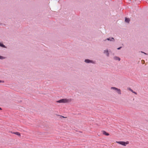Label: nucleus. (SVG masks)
<instances>
[{
  "label": "nucleus",
  "mask_w": 148,
  "mask_h": 148,
  "mask_svg": "<svg viewBox=\"0 0 148 148\" xmlns=\"http://www.w3.org/2000/svg\"><path fill=\"white\" fill-rule=\"evenodd\" d=\"M13 133L14 134L18 136H20V134L18 132H14Z\"/></svg>",
  "instance_id": "nucleus-12"
},
{
  "label": "nucleus",
  "mask_w": 148,
  "mask_h": 148,
  "mask_svg": "<svg viewBox=\"0 0 148 148\" xmlns=\"http://www.w3.org/2000/svg\"><path fill=\"white\" fill-rule=\"evenodd\" d=\"M122 47H120L118 48H117V49L118 50H119V49H120L121 48H122Z\"/></svg>",
  "instance_id": "nucleus-15"
},
{
  "label": "nucleus",
  "mask_w": 148,
  "mask_h": 148,
  "mask_svg": "<svg viewBox=\"0 0 148 148\" xmlns=\"http://www.w3.org/2000/svg\"><path fill=\"white\" fill-rule=\"evenodd\" d=\"M116 143H118L121 145L123 146H125L126 145L128 144L129 143V142L128 141H127L126 142H123V141H119L117 142L116 141Z\"/></svg>",
  "instance_id": "nucleus-3"
},
{
  "label": "nucleus",
  "mask_w": 148,
  "mask_h": 148,
  "mask_svg": "<svg viewBox=\"0 0 148 148\" xmlns=\"http://www.w3.org/2000/svg\"><path fill=\"white\" fill-rule=\"evenodd\" d=\"M141 52L142 53H144V54H145V55H147V54L145 52H143V51H141Z\"/></svg>",
  "instance_id": "nucleus-19"
},
{
  "label": "nucleus",
  "mask_w": 148,
  "mask_h": 148,
  "mask_svg": "<svg viewBox=\"0 0 148 148\" xmlns=\"http://www.w3.org/2000/svg\"><path fill=\"white\" fill-rule=\"evenodd\" d=\"M103 134L106 136H108L109 135L108 133H107L106 131H103Z\"/></svg>",
  "instance_id": "nucleus-9"
},
{
  "label": "nucleus",
  "mask_w": 148,
  "mask_h": 148,
  "mask_svg": "<svg viewBox=\"0 0 148 148\" xmlns=\"http://www.w3.org/2000/svg\"><path fill=\"white\" fill-rule=\"evenodd\" d=\"M128 89L130 91L132 92L133 91V90L132 89L130 88H128Z\"/></svg>",
  "instance_id": "nucleus-14"
},
{
  "label": "nucleus",
  "mask_w": 148,
  "mask_h": 148,
  "mask_svg": "<svg viewBox=\"0 0 148 148\" xmlns=\"http://www.w3.org/2000/svg\"><path fill=\"white\" fill-rule=\"evenodd\" d=\"M116 91L119 95H121V90L120 89L117 88Z\"/></svg>",
  "instance_id": "nucleus-7"
},
{
  "label": "nucleus",
  "mask_w": 148,
  "mask_h": 148,
  "mask_svg": "<svg viewBox=\"0 0 148 148\" xmlns=\"http://www.w3.org/2000/svg\"><path fill=\"white\" fill-rule=\"evenodd\" d=\"M69 101V100L66 99H63L57 101L58 103H67Z\"/></svg>",
  "instance_id": "nucleus-1"
},
{
  "label": "nucleus",
  "mask_w": 148,
  "mask_h": 148,
  "mask_svg": "<svg viewBox=\"0 0 148 148\" xmlns=\"http://www.w3.org/2000/svg\"><path fill=\"white\" fill-rule=\"evenodd\" d=\"M4 82V81L3 80H0V83H3Z\"/></svg>",
  "instance_id": "nucleus-17"
},
{
  "label": "nucleus",
  "mask_w": 148,
  "mask_h": 148,
  "mask_svg": "<svg viewBox=\"0 0 148 148\" xmlns=\"http://www.w3.org/2000/svg\"><path fill=\"white\" fill-rule=\"evenodd\" d=\"M2 109L0 107V110H1Z\"/></svg>",
  "instance_id": "nucleus-20"
},
{
  "label": "nucleus",
  "mask_w": 148,
  "mask_h": 148,
  "mask_svg": "<svg viewBox=\"0 0 148 148\" xmlns=\"http://www.w3.org/2000/svg\"><path fill=\"white\" fill-rule=\"evenodd\" d=\"M108 40L111 42H114L115 41V39L113 37H109L106 39H105L104 40V41H106V40Z\"/></svg>",
  "instance_id": "nucleus-4"
},
{
  "label": "nucleus",
  "mask_w": 148,
  "mask_h": 148,
  "mask_svg": "<svg viewBox=\"0 0 148 148\" xmlns=\"http://www.w3.org/2000/svg\"><path fill=\"white\" fill-rule=\"evenodd\" d=\"M84 62L86 63H91L94 64H96L95 61L91 60L88 59H85L84 60Z\"/></svg>",
  "instance_id": "nucleus-2"
},
{
  "label": "nucleus",
  "mask_w": 148,
  "mask_h": 148,
  "mask_svg": "<svg viewBox=\"0 0 148 148\" xmlns=\"http://www.w3.org/2000/svg\"><path fill=\"white\" fill-rule=\"evenodd\" d=\"M104 54H106L107 57H109V53L108 52V50L107 49L106 50H104L103 51Z\"/></svg>",
  "instance_id": "nucleus-5"
},
{
  "label": "nucleus",
  "mask_w": 148,
  "mask_h": 148,
  "mask_svg": "<svg viewBox=\"0 0 148 148\" xmlns=\"http://www.w3.org/2000/svg\"><path fill=\"white\" fill-rule=\"evenodd\" d=\"M113 59L115 60H118L119 61H120L121 60V59L120 58L116 56H114L113 58Z\"/></svg>",
  "instance_id": "nucleus-6"
},
{
  "label": "nucleus",
  "mask_w": 148,
  "mask_h": 148,
  "mask_svg": "<svg viewBox=\"0 0 148 148\" xmlns=\"http://www.w3.org/2000/svg\"><path fill=\"white\" fill-rule=\"evenodd\" d=\"M117 88H116V87H112L111 88V89H112V90H115V91L117 89Z\"/></svg>",
  "instance_id": "nucleus-11"
},
{
  "label": "nucleus",
  "mask_w": 148,
  "mask_h": 148,
  "mask_svg": "<svg viewBox=\"0 0 148 148\" xmlns=\"http://www.w3.org/2000/svg\"><path fill=\"white\" fill-rule=\"evenodd\" d=\"M5 58L1 56H0V59L3 60L5 59Z\"/></svg>",
  "instance_id": "nucleus-13"
},
{
  "label": "nucleus",
  "mask_w": 148,
  "mask_h": 148,
  "mask_svg": "<svg viewBox=\"0 0 148 148\" xmlns=\"http://www.w3.org/2000/svg\"><path fill=\"white\" fill-rule=\"evenodd\" d=\"M132 92H133V93H134V94H136H136H137V93L136 92H135V91H133Z\"/></svg>",
  "instance_id": "nucleus-18"
},
{
  "label": "nucleus",
  "mask_w": 148,
  "mask_h": 148,
  "mask_svg": "<svg viewBox=\"0 0 148 148\" xmlns=\"http://www.w3.org/2000/svg\"><path fill=\"white\" fill-rule=\"evenodd\" d=\"M0 47L3 48H6V47L5 45H4L3 43H0Z\"/></svg>",
  "instance_id": "nucleus-10"
},
{
  "label": "nucleus",
  "mask_w": 148,
  "mask_h": 148,
  "mask_svg": "<svg viewBox=\"0 0 148 148\" xmlns=\"http://www.w3.org/2000/svg\"><path fill=\"white\" fill-rule=\"evenodd\" d=\"M130 21V19L127 18H125V21L127 23H129Z\"/></svg>",
  "instance_id": "nucleus-8"
},
{
  "label": "nucleus",
  "mask_w": 148,
  "mask_h": 148,
  "mask_svg": "<svg viewBox=\"0 0 148 148\" xmlns=\"http://www.w3.org/2000/svg\"><path fill=\"white\" fill-rule=\"evenodd\" d=\"M60 118H62H62H66V117H64V116H60Z\"/></svg>",
  "instance_id": "nucleus-16"
}]
</instances>
